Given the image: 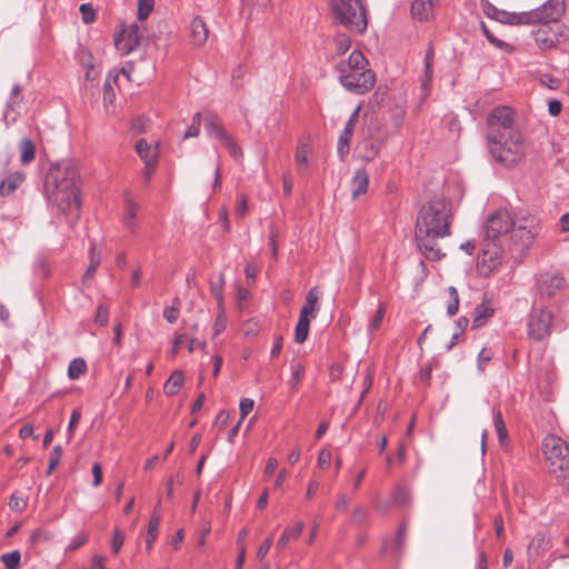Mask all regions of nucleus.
Listing matches in <instances>:
<instances>
[{
	"label": "nucleus",
	"mask_w": 569,
	"mask_h": 569,
	"mask_svg": "<svg viewBox=\"0 0 569 569\" xmlns=\"http://www.w3.org/2000/svg\"><path fill=\"white\" fill-rule=\"evenodd\" d=\"M92 475H93V487H98L102 482V467L99 462L93 463L92 466Z\"/></svg>",
	"instance_id": "nucleus-63"
},
{
	"label": "nucleus",
	"mask_w": 569,
	"mask_h": 569,
	"mask_svg": "<svg viewBox=\"0 0 569 569\" xmlns=\"http://www.w3.org/2000/svg\"><path fill=\"white\" fill-rule=\"evenodd\" d=\"M9 507L14 511L21 512L27 507V500L17 495H12L9 501Z\"/></svg>",
	"instance_id": "nucleus-52"
},
{
	"label": "nucleus",
	"mask_w": 569,
	"mask_h": 569,
	"mask_svg": "<svg viewBox=\"0 0 569 569\" xmlns=\"http://www.w3.org/2000/svg\"><path fill=\"white\" fill-rule=\"evenodd\" d=\"M538 231L539 228L535 218L522 217L516 220L510 237L516 244L527 248L533 242Z\"/></svg>",
	"instance_id": "nucleus-12"
},
{
	"label": "nucleus",
	"mask_w": 569,
	"mask_h": 569,
	"mask_svg": "<svg viewBox=\"0 0 569 569\" xmlns=\"http://www.w3.org/2000/svg\"><path fill=\"white\" fill-rule=\"evenodd\" d=\"M136 151L144 162V164H157L158 163V150L157 146L153 147L147 142L146 139H139L136 143Z\"/></svg>",
	"instance_id": "nucleus-21"
},
{
	"label": "nucleus",
	"mask_w": 569,
	"mask_h": 569,
	"mask_svg": "<svg viewBox=\"0 0 569 569\" xmlns=\"http://www.w3.org/2000/svg\"><path fill=\"white\" fill-rule=\"evenodd\" d=\"M481 29H482V32L483 34L486 36V38L496 47L500 48V49H503L506 47H508V44L506 42H503L502 40L496 38L490 31L489 29L487 28V26L485 23H481Z\"/></svg>",
	"instance_id": "nucleus-55"
},
{
	"label": "nucleus",
	"mask_w": 569,
	"mask_h": 569,
	"mask_svg": "<svg viewBox=\"0 0 569 569\" xmlns=\"http://www.w3.org/2000/svg\"><path fill=\"white\" fill-rule=\"evenodd\" d=\"M452 219V202L442 194L433 196L421 207L416 221V240L426 259L439 261L445 257L439 239L450 236Z\"/></svg>",
	"instance_id": "nucleus-1"
},
{
	"label": "nucleus",
	"mask_w": 569,
	"mask_h": 569,
	"mask_svg": "<svg viewBox=\"0 0 569 569\" xmlns=\"http://www.w3.org/2000/svg\"><path fill=\"white\" fill-rule=\"evenodd\" d=\"M87 540H88V537L84 533H79L78 536H76L72 539V541L67 547L66 551L72 552V551L77 550L78 548L83 546L87 542Z\"/></svg>",
	"instance_id": "nucleus-56"
},
{
	"label": "nucleus",
	"mask_w": 569,
	"mask_h": 569,
	"mask_svg": "<svg viewBox=\"0 0 569 569\" xmlns=\"http://www.w3.org/2000/svg\"><path fill=\"white\" fill-rule=\"evenodd\" d=\"M331 461V453L327 449H322L319 452L317 465L321 469H327Z\"/></svg>",
	"instance_id": "nucleus-58"
},
{
	"label": "nucleus",
	"mask_w": 569,
	"mask_h": 569,
	"mask_svg": "<svg viewBox=\"0 0 569 569\" xmlns=\"http://www.w3.org/2000/svg\"><path fill=\"white\" fill-rule=\"evenodd\" d=\"M201 126V113L196 112L192 117L191 124L187 128L183 139L194 138L199 136Z\"/></svg>",
	"instance_id": "nucleus-41"
},
{
	"label": "nucleus",
	"mask_w": 569,
	"mask_h": 569,
	"mask_svg": "<svg viewBox=\"0 0 569 569\" xmlns=\"http://www.w3.org/2000/svg\"><path fill=\"white\" fill-rule=\"evenodd\" d=\"M331 10L342 26L362 33L367 29V17L361 0H331Z\"/></svg>",
	"instance_id": "nucleus-4"
},
{
	"label": "nucleus",
	"mask_w": 569,
	"mask_h": 569,
	"mask_svg": "<svg viewBox=\"0 0 569 569\" xmlns=\"http://www.w3.org/2000/svg\"><path fill=\"white\" fill-rule=\"evenodd\" d=\"M487 14L497 21L505 24H532V21L537 17V13H528L526 12H508L505 10H498L497 8H491L487 11Z\"/></svg>",
	"instance_id": "nucleus-15"
},
{
	"label": "nucleus",
	"mask_w": 569,
	"mask_h": 569,
	"mask_svg": "<svg viewBox=\"0 0 569 569\" xmlns=\"http://www.w3.org/2000/svg\"><path fill=\"white\" fill-rule=\"evenodd\" d=\"M503 250L492 241H486L482 244L481 253L478 259L477 269L480 274L489 277L496 272L502 264Z\"/></svg>",
	"instance_id": "nucleus-8"
},
{
	"label": "nucleus",
	"mask_w": 569,
	"mask_h": 569,
	"mask_svg": "<svg viewBox=\"0 0 569 569\" xmlns=\"http://www.w3.org/2000/svg\"><path fill=\"white\" fill-rule=\"evenodd\" d=\"M310 151V147L307 143H302L298 147L296 152V162L300 169L307 168Z\"/></svg>",
	"instance_id": "nucleus-43"
},
{
	"label": "nucleus",
	"mask_w": 569,
	"mask_h": 569,
	"mask_svg": "<svg viewBox=\"0 0 569 569\" xmlns=\"http://www.w3.org/2000/svg\"><path fill=\"white\" fill-rule=\"evenodd\" d=\"M309 319L299 318L295 329V341L297 343H303L309 335Z\"/></svg>",
	"instance_id": "nucleus-32"
},
{
	"label": "nucleus",
	"mask_w": 569,
	"mask_h": 569,
	"mask_svg": "<svg viewBox=\"0 0 569 569\" xmlns=\"http://www.w3.org/2000/svg\"><path fill=\"white\" fill-rule=\"evenodd\" d=\"M80 12L82 16V21L86 24L92 23L96 20V11L90 3H82L80 6Z\"/></svg>",
	"instance_id": "nucleus-47"
},
{
	"label": "nucleus",
	"mask_w": 569,
	"mask_h": 569,
	"mask_svg": "<svg viewBox=\"0 0 569 569\" xmlns=\"http://www.w3.org/2000/svg\"><path fill=\"white\" fill-rule=\"evenodd\" d=\"M20 552L18 550H13L8 553H3L1 556V561L7 569H18L20 565Z\"/></svg>",
	"instance_id": "nucleus-37"
},
{
	"label": "nucleus",
	"mask_w": 569,
	"mask_h": 569,
	"mask_svg": "<svg viewBox=\"0 0 569 569\" xmlns=\"http://www.w3.org/2000/svg\"><path fill=\"white\" fill-rule=\"evenodd\" d=\"M487 144L491 156L506 167L518 163L523 157V141L515 127L513 112L510 108H496L488 116Z\"/></svg>",
	"instance_id": "nucleus-2"
},
{
	"label": "nucleus",
	"mask_w": 569,
	"mask_h": 569,
	"mask_svg": "<svg viewBox=\"0 0 569 569\" xmlns=\"http://www.w3.org/2000/svg\"><path fill=\"white\" fill-rule=\"evenodd\" d=\"M366 64L367 60L365 56L360 51L355 50L350 53L347 60H342L337 64L336 70L339 74L353 72L356 70L363 69Z\"/></svg>",
	"instance_id": "nucleus-19"
},
{
	"label": "nucleus",
	"mask_w": 569,
	"mask_h": 569,
	"mask_svg": "<svg viewBox=\"0 0 569 569\" xmlns=\"http://www.w3.org/2000/svg\"><path fill=\"white\" fill-rule=\"evenodd\" d=\"M553 316L547 308H535L529 315L527 323L528 337L541 341L551 335Z\"/></svg>",
	"instance_id": "nucleus-5"
},
{
	"label": "nucleus",
	"mask_w": 569,
	"mask_h": 569,
	"mask_svg": "<svg viewBox=\"0 0 569 569\" xmlns=\"http://www.w3.org/2000/svg\"><path fill=\"white\" fill-rule=\"evenodd\" d=\"M144 37V30L137 23L122 27L114 34V47L121 54H129L136 50Z\"/></svg>",
	"instance_id": "nucleus-10"
},
{
	"label": "nucleus",
	"mask_w": 569,
	"mask_h": 569,
	"mask_svg": "<svg viewBox=\"0 0 569 569\" xmlns=\"http://www.w3.org/2000/svg\"><path fill=\"white\" fill-rule=\"evenodd\" d=\"M254 402L250 398H243L239 403L240 421H242L253 409Z\"/></svg>",
	"instance_id": "nucleus-49"
},
{
	"label": "nucleus",
	"mask_w": 569,
	"mask_h": 569,
	"mask_svg": "<svg viewBox=\"0 0 569 569\" xmlns=\"http://www.w3.org/2000/svg\"><path fill=\"white\" fill-rule=\"evenodd\" d=\"M20 162L22 164L31 163L36 158V144L28 138H23L19 143Z\"/></svg>",
	"instance_id": "nucleus-29"
},
{
	"label": "nucleus",
	"mask_w": 569,
	"mask_h": 569,
	"mask_svg": "<svg viewBox=\"0 0 569 569\" xmlns=\"http://www.w3.org/2000/svg\"><path fill=\"white\" fill-rule=\"evenodd\" d=\"M108 310L103 305H99L97 308V313L94 318V322L100 326H106L108 323Z\"/></svg>",
	"instance_id": "nucleus-57"
},
{
	"label": "nucleus",
	"mask_w": 569,
	"mask_h": 569,
	"mask_svg": "<svg viewBox=\"0 0 569 569\" xmlns=\"http://www.w3.org/2000/svg\"><path fill=\"white\" fill-rule=\"evenodd\" d=\"M369 187V176L365 169L356 170L351 179V196L352 199H357L361 194H365Z\"/></svg>",
	"instance_id": "nucleus-22"
},
{
	"label": "nucleus",
	"mask_w": 569,
	"mask_h": 569,
	"mask_svg": "<svg viewBox=\"0 0 569 569\" xmlns=\"http://www.w3.org/2000/svg\"><path fill=\"white\" fill-rule=\"evenodd\" d=\"M21 92V87L19 84H14L11 89V97L7 103L6 111H4V119L8 120L10 117V113L12 111H16V106L18 104V97Z\"/></svg>",
	"instance_id": "nucleus-42"
},
{
	"label": "nucleus",
	"mask_w": 569,
	"mask_h": 569,
	"mask_svg": "<svg viewBox=\"0 0 569 569\" xmlns=\"http://www.w3.org/2000/svg\"><path fill=\"white\" fill-rule=\"evenodd\" d=\"M439 0H413L411 3V14L419 21H428L433 17V10Z\"/></svg>",
	"instance_id": "nucleus-18"
},
{
	"label": "nucleus",
	"mask_w": 569,
	"mask_h": 569,
	"mask_svg": "<svg viewBox=\"0 0 569 569\" xmlns=\"http://www.w3.org/2000/svg\"><path fill=\"white\" fill-rule=\"evenodd\" d=\"M180 299L174 298L171 307L163 310V317L169 323H174L179 317Z\"/></svg>",
	"instance_id": "nucleus-45"
},
{
	"label": "nucleus",
	"mask_w": 569,
	"mask_h": 569,
	"mask_svg": "<svg viewBox=\"0 0 569 569\" xmlns=\"http://www.w3.org/2000/svg\"><path fill=\"white\" fill-rule=\"evenodd\" d=\"M187 340V336L184 333H179V332H176L173 335V338H172V348L170 350V355L171 357H176L179 351H180V348L182 346V343Z\"/></svg>",
	"instance_id": "nucleus-50"
},
{
	"label": "nucleus",
	"mask_w": 569,
	"mask_h": 569,
	"mask_svg": "<svg viewBox=\"0 0 569 569\" xmlns=\"http://www.w3.org/2000/svg\"><path fill=\"white\" fill-rule=\"evenodd\" d=\"M335 51L338 56H341L343 53H346L349 48H350V43H351V40L350 38L345 34V33H339L336 36L335 40Z\"/></svg>",
	"instance_id": "nucleus-38"
},
{
	"label": "nucleus",
	"mask_w": 569,
	"mask_h": 569,
	"mask_svg": "<svg viewBox=\"0 0 569 569\" xmlns=\"http://www.w3.org/2000/svg\"><path fill=\"white\" fill-rule=\"evenodd\" d=\"M550 548V539L549 537L540 531L537 532L530 540L527 553L529 556V559L537 558L541 555H543L548 549Z\"/></svg>",
	"instance_id": "nucleus-20"
},
{
	"label": "nucleus",
	"mask_w": 569,
	"mask_h": 569,
	"mask_svg": "<svg viewBox=\"0 0 569 569\" xmlns=\"http://www.w3.org/2000/svg\"><path fill=\"white\" fill-rule=\"evenodd\" d=\"M204 128L210 138L220 140L234 159L242 157V150L226 131L218 116L209 113L204 117Z\"/></svg>",
	"instance_id": "nucleus-9"
},
{
	"label": "nucleus",
	"mask_w": 569,
	"mask_h": 569,
	"mask_svg": "<svg viewBox=\"0 0 569 569\" xmlns=\"http://www.w3.org/2000/svg\"><path fill=\"white\" fill-rule=\"evenodd\" d=\"M385 313H386V305L380 302L373 318L371 319V321L368 325V330L370 332H373L380 328L383 317H385Z\"/></svg>",
	"instance_id": "nucleus-40"
},
{
	"label": "nucleus",
	"mask_w": 569,
	"mask_h": 569,
	"mask_svg": "<svg viewBox=\"0 0 569 569\" xmlns=\"http://www.w3.org/2000/svg\"><path fill=\"white\" fill-rule=\"evenodd\" d=\"M46 188L49 201L72 219L79 217L80 197L78 172L69 161L53 164L47 176Z\"/></svg>",
	"instance_id": "nucleus-3"
},
{
	"label": "nucleus",
	"mask_w": 569,
	"mask_h": 569,
	"mask_svg": "<svg viewBox=\"0 0 569 569\" xmlns=\"http://www.w3.org/2000/svg\"><path fill=\"white\" fill-rule=\"evenodd\" d=\"M291 376L288 380L290 391L297 392L299 390L300 382L305 376V367L300 362L292 361L290 365Z\"/></svg>",
	"instance_id": "nucleus-27"
},
{
	"label": "nucleus",
	"mask_w": 569,
	"mask_h": 569,
	"mask_svg": "<svg viewBox=\"0 0 569 569\" xmlns=\"http://www.w3.org/2000/svg\"><path fill=\"white\" fill-rule=\"evenodd\" d=\"M566 284L565 278L559 273L542 272L536 279V287L540 296L551 298Z\"/></svg>",
	"instance_id": "nucleus-13"
},
{
	"label": "nucleus",
	"mask_w": 569,
	"mask_h": 569,
	"mask_svg": "<svg viewBox=\"0 0 569 569\" xmlns=\"http://www.w3.org/2000/svg\"><path fill=\"white\" fill-rule=\"evenodd\" d=\"M116 92H103V108L107 114H113L116 112Z\"/></svg>",
	"instance_id": "nucleus-48"
},
{
	"label": "nucleus",
	"mask_w": 569,
	"mask_h": 569,
	"mask_svg": "<svg viewBox=\"0 0 569 569\" xmlns=\"http://www.w3.org/2000/svg\"><path fill=\"white\" fill-rule=\"evenodd\" d=\"M515 223L516 220L507 210H497L486 221L485 240L495 242V240L507 236L511 232Z\"/></svg>",
	"instance_id": "nucleus-6"
},
{
	"label": "nucleus",
	"mask_w": 569,
	"mask_h": 569,
	"mask_svg": "<svg viewBox=\"0 0 569 569\" xmlns=\"http://www.w3.org/2000/svg\"><path fill=\"white\" fill-rule=\"evenodd\" d=\"M339 81L348 91L363 94L375 86L376 76L370 69L365 67L353 72L339 74Z\"/></svg>",
	"instance_id": "nucleus-7"
},
{
	"label": "nucleus",
	"mask_w": 569,
	"mask_h": 569,
	"mask_svg": "<svg viewBox=\"0 0 569 569\" xmlns=\"http://www.w3.org/2000/svg\"><path fill=\"white\" fill-rule=\"evenodd\" d=\"M487 14L497 21L505 24H532V21L537 17V13H528L526 12H508L505 10H498L497 8H491L487 11Z\"/></svg>",
	"instance_id": "nucleus-14"
},
{
	"label": "nucleus",
	"mask_w": 569,
	"mask_h": 569,
	"mask_svg": "<svg viewBox=\"0 0 569 569\" xmlns=\"http://www.w3.org/2000/svg\"><path fill=\"white\" fill-rule=\"evenodd\" d=\"M223 274H221L219 277V282L218 283H212L211 286V292L213 295V297L217 299V301L219 302V305L222 303V299H223Z\"/></svg>",
	"instance_id": "nucleus-54"
},
{
	"label": "nucleus",
	"mask_w": 569,
	"mask_h": 569,
	"mask_svg": "<svg viewBox=\"0 0 569 569\" xmlns=\"http://www.w3.org/2000/svg\"><path fill=\"white\" fill-rule=\"evenodd\" d=\"M316 311H317V306L316 305H309L308 302H306V305L301 308L300 310V315H299V318H305V319H309L312 317H315L316 315Z\"/></svg>",
	"instance_id": "nucleus-62"
},
{
	"label": "nucleus",
	"mask_w": 569,
	"mask_h": 569,
	"mask_svg": "<svg viewBox=\"0 0 569 569\" xmlns=\"http://www.w3.org/2000/svg\"><path fill=\"white\" fill-rule=\"evenodd\" d=\"M359 111H360V106H358L355 109V111L350 116L349 120L347 121V123L345 126V129L340 133L339 139L342 140L343 142L345 141L350 142V140H351V138L353 136L356 123L358 122Z\"/></svg>",
	"instance_id": "nucleus-31"
},
{
	"label": "nucleus",
	"mask_w": 569,
	"mask_h": 569,
	"mask_svg": "<svg viewBox=\"0 0 569 569\" xmlns=\"http://www.w3.org/2000/svg\"><path fill=\"white\" fill-rule=\"evenodd\" d=\"M24 173L21 171H14L6 176L0 181V196L6 197L11 194L24 180Z\"/></svg>",
	"instance_id": "nucleus-24"
},
{
	"label": "nucleus",
	"mask_w": 569,
	"mask_h": 569,
	"mask_svg": "<svg viewBox=\"0 0 569 569\" xmlns=\"http://www.w3.org/2000/svg\"><path fill=\"white\" fill-rule=\"evenodd\" d=\"M492 316L493 309L486 303H480L475 309L473 327L482 326Z\"/></svg>",
	"instance_id": "nucleus-30"
},
{
	"label": "nucleus",
	"mask_w": 569,
	"mask_h": 569,
	"mask_svg": "<svg viewBox=\"0 0 569 569\" xmlns=\"http://www.w3.org/2000/svg\"><path fill=\"white\" fill-rule=\"evenodd\" d=\"M153 0H139L138 4V17L140 20H144L153 10Z\"/></svg>",
	"instance_id": "nucleus-46"
},
{
	"label": "nucleus",
	"mask_w": 569,
	"mask_h": 569,
	"mask_svg": "<svg viewBox=\"0 0 569 569\" xmlns=\"http://www.w3.org/2000/svg\"><path fill=\"white\" fill-rule=\"evenodd\" d=\"M184 376L181 370H174L167 379L163 386V391L167 396H174L183 386Z\"/></svg>",
	"instance_id": "nucleus-26"
},
{
	"label": "nucleus",
	"mask_w": 569,
	"mask_h": 569,
	"mask_svg": "<svg viewBox=\"0 0 569 569\" xmlns=\"http://www.w3.org/2000/svg\"><path fill=\"white\" fill-rule=\"evenodd\" d=\"M381 149V141L373 138H363L357 146L359 158L365 162L376 159Z\"/></svg>",
	"instance_id": "nucleus-17"
},
{
	"label": "nucleus",
	"mask_w": 569,
	"mask_h": 569,
	"mask_svg": "<svg viewBox=\"0 0 569 569\" xmlns=\"http://www.w3.org/2000/svg\"><path fill=\"white\" fill-rule=\"evenodd\" d=\"M190 33L196 46H202L208 40L209 30L201 17H196L190 23Z\"/></svg>",
	"instance_id": "nucleus-23"
},
{
	"label": "nucleus",
	"mask_w": 569,
	"mask_h": 569,
	"mask_svg": "<svg viewBox=\"0 0 569 569\" xmlns=\"http://www.w3.org/2000/svg\"><path fill=\"white\" fill-rule=\"evenodd\" d=\"M87 370L86 361L82 358L73 359L68 367V377L71 380L78 379Z\"/></svg>",
	"instance_id": "nucleus-33"
},
{
	"label": "nucleus",
	"mask_w": 569,
	"mask_h": 569,
	"mask_svg": "<svg viewBox=\"0 0 569 569\" xmlns=\"http://www.w3.org/2000/svg\"><path fill=\"white\" fill-rule=\"evenodd\" d=\"M247 529H242L239 535H238V538H237V546H238V550H239V555H238V558H237V561H236V566H234V569H242V566L244 563V559H246V546L243 543V540L244 538L247 537Z\"/></svg>",
	"instance_id": "nucleus-35"
},
{
	"label": "nucleus",
	"mask_w": 569,
	"mask_h": 569,
	"mask_svg": "<svg viewBox=\"0 0 569 569\" xmlns=\"http://www.w3.org/2000/svg\"><path fill=\"white\" fill-rule=\"evenodd\" d=\"M62 447L60 445H56L52 448L51 456L48 463L47 473L51 475L53 470L57 468V466L60 463L61 457H62Z\"/></svg>",
	"instance_id": "nucleus-44"
},
{
	"label": "nucleus",
	"mask_w": 569,
	"mask_h": 569,
	"mask_svg": "<svg viewBox=\"0 0 569 569\" xmlns=\"http://www.w3.org/2000/svg\"><path fill=\"white\" fill-rule=\"evenodd\" d=\"M493 357V352L491 349L483 348L478 355V368L480 371L485 370V366L489 362Z\"/></svg>",
	"instance_id": "nucleus-51"
},
{
	"label": "nucleus",
	"mask_w": 569,
	"mask_h": 569,
	"mask_svg": "<svg viewBox=\"0 0 569 569\" xmlns=\"http://www.w3.org/2000/svg\"><path fill=\"white\" fill-rule=\"evenodd\" d=\"M271 545H272V538L269 537L263 541V543L259 547V549L257 551L258 560H262L267 556V553L269 552V550L271 548Z\"/></svg>",
	"instance_id": "nucleus-64"
},
{
	"label": "nucleus",
	"mask_w": 569,
	"mask_h": 569,
	"mask_svg": "<svg viewBox=\"0 0 569 569\" xmlns=\"http://www.w3.org/2000/svg\"><path fill=\"white\" fill-rule=\"evenodd\" d=\"M290 539H293L292 529L287 527L277 541V548L280 550L284 549Z\"/></svg>",
	"instance_id": "nucleus-61"
},
{
	"label": "nucleus",
	"mask_w": 569,
	"mask_h": 569,
	"mask_svg": "<svg viewBox=\"0 0 569 569\" xmlns=\"http://www.w3.org/2000/svg\"><path fill=\"white\" fill-rule=\"evenodd\" d=\"M493 423L498 438L501 445H505L508 440V431L502 420V416L499 411H493Z\"/></svg>",
	"instance_id": "nucleus-34"
},
{
	"label": "nucleus",
	"mask_w": 569,
	"mask_h": 569,
	"mask_svg": "<svg viewBox=\"0 0 569 569\" xmlns=\"http://www.w3.org/2000/svg\"><path fill=\"white\" fill-rule=\"evenodd\" d=\"M123 541H124V535L118 528H116L113 530L112 546H111L113 553H118L120 551V548L122 547Z\"/></svg>",
	"instance_id": "nucleus-53"
},
{
	"label": "nucleus",
	"mask_w": 569,
	"mask_h": 569,
	"mask_svg": "<svg viewBox=\"0 0 569 569\" xmlns=\"http://www.w3.org/2000/svg\"><path fill=\"white\" fill-rule=\"evenodd\" d=\"M565 0H548L543 6L528 13H537L532 24H549L560 30L562 26L559 20L565 13Z\"/></svg>",
	"instance_id": "nucleus-11"
},
{
	"label": "nucleus",
	"mask_w": 569,
	"mask_h": 569,
	"mask_svg": "<svg viewBox=\"0 0 569 569\" xmlns=\"http://www.w3.org/2000/svg\"><path fill=\"white\" fill-rule=\"evenodd\" d=\"M139 211V206L129 196L124 199L123 224L131 232L136 229L134 219Z\"/></svg>",
	"instance_id": "nucleus-25"
},
{
	"label": "nucleus",
	"mask_w": 569,
	"mask_h": 569,
	"mask_svg": "<svg viewBox=\"0 0 569 569\" xmlns=\"http://www.w3.org/2000/svg\"><path fill=\"white\" fill-rule=\"evenodd\" d=\"M433 56H435V51L431 47H429L426 52V57H425L426 73H425V78L422 80L423 89H427L428 84L431 81V77H432V64L431 63H432Z\"/></svg>",
	"instance_id": "nucleus-36"
},
{
	"label": "nucleus",
	"mask_w": 569,
	"mask_h": 569,
	"mask_svg": "<svg viewBox=\"0 0 569 569\" xmlns=\"http://www.w3.org/2000/svg\"><path fill=\"white\" fill-rule=\"evenodd\" d=\"M159 523H160V516L157 510L152 512V516L149 520L148 528H147V539H146V548L147 550H150L158 537V530H159Z\"/></svg>",
	"instance_id": "nucleus-28"
},
{
	"label": "nucleus",
	"mask_w": 569,
	"mask_h": 569,
	"mask_svg": "<svg viewBox=\"0 0 569 569\" xmlns=\"http://www.w3.org/2000/svg\"><path fill=\"white\" fill-rule=\"evenodd\" d=\"M449 293V302L447 305V313L449 316H455L458 312L459 309V295L455 287L448 288Z\"/></svg>",
	"instance_id": "nucleus-39"
},
{
	"label": "nucleus",
	"mask_w": 569,
	"mask_h": 569,
	"mask_svg": "<svg viewBox=\"0 0 569 569\" xmlns=\"http://www.w3.org/2000/svg\"><path fill=\"white\" fill-rule=\"evenodd\" d=\"M81 418V412L79 409H74L71 413L70 421L68 425V438L71 439L74 432L76 425L79 422Z\"/></svg>",
	"instance_id": "nucleus-59"
},
{
	"label": "nucleus",
	"mask_w": 569,
	"mask_h": 569,
	"mask_svg": "<svg viewBox=\"0 0 569 569\" xmlns=\"http://www.w3.org/2000/svg\"><path fill=\"white\" fill-rule=\"evenodd\" d=\"M101 262V253L96 249L94 244H91L89 250V266L98 268Z\"/></svg>",
	"instance_id": "nucleus-60"
},
{
	"label": "nucleus",
	"mask_w": 569,
	"mask_h": 569,
	"mask_svg": "<svg viewBox=\"0 0 569 569\" xmlns=\"http://www.w3.org/2000/svg\"><path fill=\"white\" fill-rule=\"evenodd\" d=\"M532 33L536 43L545 50L553 48L560 41L561 37L560 30L549 24H539Z\"/></svg>",
	"instance_id": "nucleus-16"
}]
</instances>
